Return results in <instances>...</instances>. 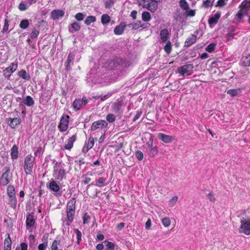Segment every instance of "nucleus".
Returning <instances> with one entry per match:
<instances>
[{
    "label": "nucleus",
    "mask_w": 250,
    "mask_h": 250,
    "mask_svg": "<svg viewBox=\"0 0 250 250\" xmlns=\"http://www.w3.org/2000/svg\"><path fill=\"white\" fill-rule=\"evenodd\" d=\"M22 103L29 107L33 106L35 104L33 99L30 96H27L23 99Z\"/></svg>",
    "instance_id": "nucleus-27"
},
{
    "label": "nucleus",
    "mask_w": 250,
    "mask_h": 250,
    "mask_svg": "<svg viewBox=\"0 0 250 250\" xmlns=\"http://www.w3.org/2000/svg\"><path fill=\"white\" fill-rule=\"evenodd\" d=\"M8 27H9V21L7 19H6L4 20V24L3 28L2 29V32L3 33L7 32V30H8Z\"/></svg>",
    "instance_id": "nucleus-55"
},
{
    "label": "nucleus",
    "mask_w": 250,
    "mask_h": 250,
    "mask_svg": "<svg viewBox=\"0 0 250 250\" xmlns=\"http://www.w3.org/2000/svg\"><path fill=\"white\" fill-rule=\"evenodd\" d=\"M7 193L9 197L15 196V189L13 186H8L7 188Z\"/></svg>",
    "instance_id": "nucleus-41"
},
{
    "label": "nucleus",
    "mask_w": 250,
    "mask_h": 250,
    "mask_svg": "<svg viewBox=\"0 0 250 250\" xmlns=\"http://www.w3.org/2000/svg\"><path fill=\"white\" fill-rule=\"evenodd\" d=\"M40 34V31L34 29L30 34V38L32 39H36Z\"/></svg>",
    "instance_id": "nucleus-46"
},
{
    "label": "nucleus",
    "mask_w": 250,
    "mask_h": 250,
    "mask_svg": "<svg viewBox=\"0 0 250 250\" xmlns=\"http://www.w3.org/2000/svg\"><path fill=\"white\" fill-rule=\"evenodd\" d=\"M18 75L19 77L22 78L23 79L25 80H29L30 79V77L29 74H28L25 70L22 69L20 71Z\"/></svg>",
    "instance_id": "nucleus-29"
},
{
    "label": "nucleus",
    "mask_w": 250,
    "mask_h": 250,
    "mask_svg": "<svg viewBox=\"0 0 250 250\" xmlns=\"http://www.w3.org/2000/svg\"><path fill=\"white\" fill-rule=\"evenodd\" d=\"M47 246V243H43L40 244L38 246L39 250H45Z\"/></svg>",
    "instance_id": "nucleus-62"
},
{
    "label": "nucleus",
    "mask_w": 250,
    "mask_h": 250,
    "mask_svg": "<svg viewBox=\"0 0 250 250\" xmlns=\"http://www.w3.org/2000/svg\"><path fill=\"white\" fill-rule=\"evenodd\" d=\"M105 181L106 178L104 177H100L97 180V182L98 184H102L103 186H104L106 185V184H105Z\"/></svg>",
    "instance_id": "nucleus-58"
},
{
    "label": "nucleus",
    "mask_w": 250,
    "mask_h": 250,
    "mask_svg": "<svg viewBox=\"0 0 250 250\" xmlns=\"http://www.w3.org/2000/svg\"><path fill=\"white\" fill-rule=\"evenodd\" d=\"M135 156L139 161L143 160L144 157L143 152L140 150H138L135 152Z\"/></svg>",
    "instance_id": "nucleus-52"
},
{
    "label": "nucleus",
    "mask_w": 250,
    "mask_h": 250,
    "mask_svg": "<svg viewBox=\"0 0 250 250\" xmlns=\"http://www.w3.org/2000/svg\"><path fill=\"white\" fill-rule=\"evenodd\" d=\"M123 60L119 58H116L108 61V65L111 69H114L118 66L123 64Z\"/></svg>",
    "instance_id": "nucleus-15"
},
{
    "label": "nucleus",
    "mask_w": 250,
    "mask_h": 250,
    "mask_svg": "<svg viewBox=\"0 0 250 250\" xmlns=\"http://www.w3.org/2000/svg\"><path fill=\"white\" fill-rule=\"evenodd\" d=\"M142 17L144 21H148L151 19L150 14L148 12H144L142 13Z\"/></svg>",
    "instance_id": "nucleus-40"
},
{
    "label": "nucleus",
    "mask_w": 250,
    "mask_h": 250,
    "mask_svg": "<svg viewBox=\"0 0 250 250\" xmlns=\"http://www.w3.org/2000/svg\"><path fill=\"white\" fill-rule=\"evenodd\" d=\"M5 172L2 174L0 178V184L2 186H6L10 181L11 176H9V174L10 172V167H4Z\"/></svg>",
    "instance_id": "nucleus-9"
},
{
    "label": "nucleus",
    "mask_w": 250,
    "mask_h": 250,
    "mask_svg": "<svg viewBox=\"0 0 250 250\" xmlns=\"http://www.w3.org/2000/svg\"><path fill=\"white\" fill-rule=\"evenodd\" d=\"M220 13L219 12H217L213 16L210 17L208 19V22L210 26H211L212 25L217 24L219 18H220Z\"/></svg>",
    "instance_id": "nucleus-22"
},
{
    "label": "nucleus",
    "mask_w": 250,
    "mask_h": 250,
    "mask_svg": "<svg viewBox=\"0 0 250 250\" xmlns=\"http://www.w3.org/2000/svg\"><path fill=\"white\" fill-rule=\"evenodd\" d=\"M122 104L120 102H116L114 103L112 107L113 111L116 113H119L121 111Z\"/></svg>",
    "instance_id": "nucleus-32"
},
{
    "label": "nucleus",
    "mask_w": 250,
    "mask_h": 250,
    "mask_svg": "<svg viewBox=\"0 0 250 250\" xmlns=\"http://www.w3.org/2000/svg\"><path fill=\"white\" fill-rule=\"evenodd\" d=\"M76 139L77 135L76 134H75L68 139V142L67 144L65 145L64 148L67 150H70L72 148L73 143L76 141Z\"/></svg>",
    "instance_id": "nucleus-20"
},
{
    "label": "nucleus",
    "mask_w": 250,
    "mask_h": 250,
    "mask_svg": "<svg viewBox=\"0 0 250 250\" xmlns=\"http://www.w3.org/2000/svg\"><path fill=\"white\" fill-rule=\"evenodd\" d=\"M162 223L165 227H168L170 224V220L168 217L164 218L162 220Z\"/></svg>",
    "instance_id": "nucleus-49"
},
{
    "label": "nucleus",
    "mask_w": 250,
    "mask_h": 250,
    "mask_svg": "<svg viewBox=\"0 0 250 250\" xmlns=\"http://www.w3.org/2000/svg\"><path fill=\"white\" fill-rule=\"evenodd\" d=\"M153 137L151 136L149 141L146 143V153L150 157L155 156L158 152V150L156 146H153Z\"/></svg>",
    "instance_id": "nucleus-6"
},
{
    "label": "nucleus",
    "mask_w": 250,
    "mask_h": 250,
    "mask_svg": "<svg viewBox=\"0 0 250 250\" xmlns=\"http://www.w3.org/2000/svg\"><path fill=\"white\" fill-rule=\"evenodd\" d=\"M193 68V65L192 64H187L184 65L182 66L179 67L177 68V71L182 76H186L187 75H189V74L187 73L192 71Z\"/></svg>",
    "instance_id": "nucleus-10"
},
{
    "label": "nucleus",
    "mask_w": 250,
    "mask_h": 250,
    "mask_svg": "<svg viewBox=\"0 0 250 250\" xmlns=\"http://www.w3.org/2000/svg\"><path fill=\"white\" fill-rule=\"evenodd\" d=\"M66 170L62 162H56L53 166V176L55 179L60 182L66 179Z\"/></svg>",
    "instance_id": "nucleus-2"
},
{
    "label": "nucleus",
    "mask_w": 250,
    "mask_h": 250,
    "mask_svg": "<svg viewBox=\"0 0 250 250\" xmlns=\"http://www.w3.org/2000/svg\"><path fill=\"white\" fill-rule=\"evenodd\" d=\"M240 92V89H229L227 91V94H229L231 97H235L238 95Z\"/></svg>",
    "instance_id": "nucleus-35"
},
{
    "label": "nucleus",
    "mask_w": 250,
    "mask_h": 250,
    "mask_svg": "<svg viewBox=\"0 0 250 250\" xmlns=\"http://www.w3.org/2000/svg\"><path fill=\"white\" fill-rule=\"evenodd\" d=\"M208 199L212 202H214L216 200L215 197H214L213 195L212 194V193H209L207 195Z\"/></svg>",
    "instance_id": "nucleus-63"
},
{
    "label": "nucleus",
    "mask_w": 250,
    "mask_h": 250,
    "mask_svg": "<svg viewBox=\"0 0 250 250\" xmlns=\"http://www.w3.org/2000/svg\"><path fill=\"white\" fill-rule=\"evenodd\" d=\"M82 178L83 179V183L84 185L88 184L91 181L90 178L86 177L85 175L83 176Z\"/></svg>",
    "instance_id": "nucleus-60"
},
{
    "label": "nucleus",
    "mask_w": 250,
    "mask_h": 250,
    "mask_svg": "<svg viewBox=\"0 0 250 250\" xmlns=\"http://www.w3.org/2000/svg\"><path fill=\"white\" fill-rule=\"evenodd\" d=\"M64 15V12L62 10H53L51 13L50 17L53 20H57L59 18L63 17Z\"/></svg>",
    "instance_id": "nucleus-17"
},
{
    "label": "nucleus",
    "mask_w": 250,
    "mask_h": 250,
    "mask_svg": "<svg viewBox=\"0 0 250 250\" xmlns=\"http://www.w3.org/2000/svg\"><path fill=\"white\" fill-rule=\"evenodd\" d=\"M92 213L91 212H85L83 214L82 219L83 225H88L91 220Z\"/></svg>",
    "instance_id": "nucleus-21"
},
{
    "label": "nucleus",
    "mask_w": 250,
    "mask_h": 250,
    "mask_svg": "<svg viewBox=\"0 0 250 250\" xmlns=\"http://www.w3.org/2000/svg\"><path fill=\"white\" fill-rule=\"evenodd\" d=\"M240 64L244 67H248L250 66V55L249 54H245L244 55L240 62Z\"/></svg>",
    "instance_id": "nucleus-19"
},
{
    "label": "nucleus",
    "mask_w": 250,
    "mask_h": 250,
    "mask_svg": "<svg viewBox=\"0 0 250 250\" xmlns=\"http://www.w3.org/2000/svg\"><path fill=\"white\" fill-rule=\"evenodd\" d=\"M234 31L231 30L226 35V39L227 41H230L234 38Z\"/></svg>",
    "instance_id": "nucleus-50"
},
{
    "label": "nucleus",
    "mask_w": 250,
    "mask_h": 250,
    "mask_svg": "<svg viewBox=\"0 0 250 250\" xmlns=\"http://www.w3.org/2000/svg\"><path fill=\"white\" fill-rule=\"evenodd\" d=\"M114 0H109L108 1H106L105 2V7L106 8H110L111 7V6L114 4Z\"/></svg>",
    "instance_id": "nucleus-57"
},
{
    "label": "nucleus",
    "mask_w": 250,
    "mask_h": 250,
    "mask_svg": "<svg viewBox=\"0 0 250 250\" xmlns=\"http://www.w3.org/2000/svg\"><path fill=\"white\" fill-rule=\"evenodd\" d=\"M94 138L92 137H90L89 138L88 143H87V144L86 143V145L87 146H89V147L92 148L94 146Z\"/></svg>",
    "instance_id": "nucleus-54"
},
{
    "label": "nucleus",
    "mask_w": 250,
    "mask_h": 250,
    "mask_svg": "<svg viewBox=\"0 0 250 250\" xmlns=\"http://www.w3.org/2000/svg\"><path fill=\"white\" fill-rule=\"evenodd\" d=\"M21 121V119L20 117L8 118L6 119L7 124L11 128H15L17 126L20 125Z\"/></svg>",
    "instance_id": "nucleus-14"
},
{
    "label": "nucleus",
    "mask_w": 250,
    "mask_h": 250,
    "mask_svg": "<svg viewBox=\"0 0 250 250\" xmlns=\"http://www.w3.org/2000/svg\"><path fill=\"white\" fill-rule=\"evenodd\" d=\"M18 147L16 145H15L12 146L11 149L10 155L11 158L13 159H17L18 157Z\"/></svg>",
    "instance_id": "nucleus-28"
},
{
    "label": "nucleus",
    "mask_w": 250,
    "mask_h": 250,
    "mask_svg": "<svg viewBox=\"0 0 250 250\" xmlns=\"http://www.w3.org/2000/svg\"><path fill=\"white\" fill-rule=\"evenodd\" d=\"M35 222V220L33 215L29 214L26 216V224L27 227H33Z\"/></svg>",
    "instance_id": "nucleus-26"
},
{
    "label": "nucleus",
    "mask_w": 250,
    "mask_h": 250,
    "mask_svg": "<svg viewBox=\"0 0 250 250\" xmlns=\"http://www.w3.org/2000/svg\"><path fill=\"white\" fill-rule=\"evenodd\" d=\"M17 67L18 65L17 63H11L9 66H8L3 70L4 76L7 79H9L11 74L16 70Z\"/></svg>",
    "instance_id": "nucleus-13"
},
{
    "label": "nucleus",
    "mask_w": 250,
    "mask_h": 250,
    "mask_svg": "<svg viewBox=\"0 0 250 250\" xmlns=\"http://www.w3.org/2000/svg\"><path fill=\"white\" fill-rule=\"evenodd\" d=\"M169 32L167 29H162L160 31V38L162 42H166L169 39Z\"/></svg>",
    "instance_id": "nucleus-25"
},
{
    "label": "nucleus",
    "mask_w": 250,
    "mask_h": 250,
    "mask_svg": "<svg viewBox=\"0 0 250 250\" xmlns=\"http://www.w3.org/2000/svg\"><path fill=\"white\" fill-rule=\"evenodd\" d=\"M60 244V241L55 240L52 244L51 250H62L58 248V246Z\"/></svg>",
    "instance_id": "nucleus-47"
},
{
    "label": "nucleus",
    "mask_w": 250,
    "mask_h": 250,
    "mask_svg": "<svg viewBox=\"0 0 250 250\" xmlns=\"http://www.w3.org/2000/svg\"><path fill=\"white\" fill-rule=\"evenodd\" d=\"M104 245L106 247V250H114L115 245L113 243L107 241H104Z\"/></svg>",
    "instance_id": "nucleus-37"
},
{
    "label": "nucleus",
    "mask_w": 250,
    "mask_h": 250,
    "mask_svg": "<svg viewBox=\"0 0 250 250\" xmlns=\"http://www.w3.org/2000/svg\"><path fill=\"white\" fill-rule=\"evenodd\" d=\"M71 27L69 28V31L70 33H73L74 31H78L80 29L81 26L79 23L74 22L71 24Z\"/></svg>",
    "instance_id": "nucleus-31"
},
{
    "label": "nucleus",
    "mask_w": 250,
    "mask_h": 250,
    "mask_svg": "<svg viewBox=\"0 0 250 250\" xmlns=\"http://www.w3.org/2000/svg\"><path fill=\"white\" fill-rule=\"evenodd\" d=\"M69 116L67 115H63L61 119L58 128L61 132L65 131L68 126Z\"/></svg>",
    "instance_id": "nucleus-7"
},
{
    "label": "nucleus",
    "mask_w": 250,
    "mask_h": 250,
    "mask_svg": "<svg viewBox=\"0 0 250 250\" xmlns=\"http://www.w3.org/2000/svg\"><path fill=\"white\" fill-rule=\"evenodd\" d=\"M164 50L165 52L169 54L171 51V43L169 41H168L164 46Z\"/></svg>",
    "instance_id": "nucleus-43"
},
{
    "label": "nucleus",
    "mask_w": 250,
    "mask_h": 250,
    "mask_svg": "<svg viewBox=\"0 0 250 250\" xmlns=\"http://www.w3.org/2000/svg\"><path fill=\"white\" fill-rule=\"evenodd\" d=\"M142 112L138 111L135 115V116L134 117L133 121L135 122L137 120H138L140 116H141Z\"/></svg>",
    "instance_id": "nucleus-64"
},
{
    "label": "nucleus",
    "mask_w": 250,
    "mask_h": 250,
    "mask_svg": "<svg viewBox=\"0 0 250 250\" xmlns=\"http://www.w3.org/2000/svg\"><path fill=\"white\" fill-rule=\"evenodd\" d=\"M108 125L107 123L105 120H101L95 121L92 124L91 126V130L94 131L98 129H103L106 127Z\"/></svg>",
    "instance_id": "nucleus-11"
},
{
    "label": "nucleus",
    "mask_w": 250,
    "mask_h": 250,
    "mask_svg": "<svg viewBox=\"0 0 250 250\" xmlns=\"http://www.w3.org/2000/svg\"><path fill=\"white\" fill-rule=\"evenodd\" d=\"M84 17H85V15L84 14H83V13H78L76 14L75 18H76V19H77V20H78L79 21H81L83 20Z\"/></svg>",
    "instance_id": "nucleus-53"
},
{
    "label": "nucleus",
    "mask_w": 250,
    "mask_h": 250,
    "mask_svg": "<svg viewBox=\"0 0 250 250\" xmlns=\"http://www.w3.org/2000/svg\"><path fill=\"white\" fill-rule=\"evenodd\" d=\"M48 188L52 191L56 192V196H61L62 194V192L60 190L59 186L57 184L56 181L52 180L51 181L48 185H47Z\"/></svg>",
    "instance_id": "nucleus-12"
},
{
    "label": "nucleus",
    "mask_w": 250,
    "mask_h": 250,
    "mask_svg": "<svg viewBox=\"0 0 250 250\" xmlns=\"http://www.w3.org/2000/svg\"><path fill=\"white\" fill-rule=\"evenodd\" d=\"M241 5L242 7L237 13L235 17V19L239 22H243V18L248 15L249 12L250 11V0H244Z\"/></svg>",
    "instance_id": "nucleus-3"
},
{
    "label": "nucleus",
    "mask_w": 250,
    "mask_h": 250,
    "mask_svg": "<svg viewBox=\"0 0 250 250\" xmlns=\"http://www.w3.org/2000/svg\"><path fill=\"white\" fill-rule=\"evenodd\" d=\"M113 94L112 92H108L106 95L101 97V101H104L110 97Z\"/></svg>",
    "instance_id": "nucleus-59"
},
{
    "label": "nucleus",
    "mask_w": 250,
    "mask_h": 250,
    "mask_svg": "<svg viewBox=\"0 0 250 250\" xmlns=\"http://www.w3.org/2000/svg\"><path fill=\"white\" fill-rule=\"evenodd\" d=\"M186 14L187 16L192 17L195 15V12L194 10L188 9L186 10Z\"/></svg>",
    "instance_id": "nucleus-61"
},
{
    "label": "nucleus",
    "mask_w": 250,
    "mask_h": 250,
    "mask_svg": "<svg viewBox=\"0 0 250 250\" xmlns=\"http://www.w3.org/2000/svg\"><path fill=\"white\" fill-rule=\"evenodd\" d=\"M29 25V22L28 20H22L20 23V27L21 29H26Z\"/></svg>",
    "instance_id": "nucleus-42"
},
{
    "label": "nucleus",
    "mask_w": 250,
    "mask_h": 250,
    "mask_svg": "<svg viewBox=\"0 0 250 250\" xmlns=\"http://www.w3.org/2000/svg\"><path fill=\"white\" fill-rule=\"evenodd\" d=\"M96 19L95 17L93 16H89L86 17L84 21V23L87 25H90L91 23L94 22Z\"/></svg>",
    "instance_id": "nucleus-34"
},
{
    "label": "nucleus",
    "mask_w": 250,
    "mask_h": 250,
    "mask_svg": "<svg viewBox=\"0 0 250 250\" xmlns=\"http://www.w3.org/2000/svg\"><path fill=\"white\" fill-rule=\"evenodd\" d=\"M111 21L110 16L107 14H103L101 17V22L103 25L107 24Z\"/></svg>",
    "instance_id": "nucleus-30"
},
{
    "label": "nucleus",
    "mask_w": 250,
    "mask_h": 250,
    "mask_svg": "<svg viewBox=\"0 0 250 250\" xmlns=\"http://www.w3.org/2000/svg\"><path fill=\"white\" fill-rule=\"evenodd\" d=\"M133 25H134V26L135 27H134V29H137L140 27H144V24H142V22L141 21H138L134 23Z\"/></svg>",
    "instance_id": "nucleus-56"
},
{
    "label": "nucleus",
    "mask_w": 250,
    "mask_h": 250,
    "mask_svg": "<svg viewBox=\"0 0 250 250\" xmlns=\"http://www.w3.org/2000/svg\"><path fill=\"white\" fill-rule=\"evenodd\" d=\"M12 241L10 237V235H8V237L5 239L4 241V249H10L11 247Z\"/></svg>",
    "instance_id": "nucleus-36"
},
{
    "label": "nucleus",
    "mask_w": 250,
    "mask_h": 250,
    "mask_svg": "<svg viewBox=\"0 0 250 250\" xmlns=\"http://www.w3.org/2000/svg\"><path fill=\"white\" fill-rule=\"evenodd\" d=\"M139 5L147 8L151 12H154L158 8V4L151 0H136Z\"/></svg>",
    "instance_id": "nucleus-5"
},
{
    "label": "nucleus",
    "mask_w": 250,
    "mask_h": 250,
    "mask_svg": "<svg viewBox=\"0 0 250 250\" xmlns=\"http://www.w3.org/2000/svg\"><path fill=\"white\" fill-rule=\"evenodd\" d=\"M214 0H203V5L206 8L211 7Z\"/></svg>",
    "instance_id": "nucleus-44"
},
{
    "label": "nucleus",
    "mask_w": 250,
    "mask_h": 250,
    "mask_svg": "<svg viewBox=\"0 0 250 250\" xmlns=\"http://www.w3.org/2000/svg\"><path fill=\"white\" fill-rule=\"evenodd\" d=\"M75 58V54L73 52H70L65 63V70L67 71L71 69V64H73V61Z\"/></svg>",
    "instance_id": "nucleus-16"
},
{
    "label": "nucleus",
    "mask_w": 250,
    "mask_h": 250,
    "mask_svg": "<svg viewBox=\"0 0 250 250\" xmlns=\"http://www.w3.org/2000/svg\"><path fill=\"white\" fill-rule=\"evenodd\" d=\"M241 226L239 228V232L244 233L245 234H250V222L246 220L243 217L240 221Z\"/></svg>",
    "instance_id": "nucleus-8"
},
{
    "label": "nucleus",
    "mask_w": 250,
    "mask_h": 250,
    "mask_svg": "<svg viewBox=\"0 0 250 250\" xmlns=\"http://www.w3.org/2000/svg\"><path fill=\"white\" fill-rule=\"evenodd\" d=\"M126 27V25L125 23L122 22L120 25L115 27L114 30V33L115 35H121Z\"/></svg>",
    "instance_id": "nucleus-24"
},
{
    "label": "nucleus",
    "mask_w": 250,
    "mask_h": 250,
    "mask_svg": "<svg viewBox=\"0 0 250 250\" xmlns=\"http://www.w3.org/2000/svg\"><path fill=\"white\" fill-rule=\"evenodd\" d=\"M27 8V5L22 1L19 4L18 6L19 10L22 11L26 10Z\"/></svg>",
    "instance_id": "nucleus-51"
},
{
    "label": "nucleus",
    "mask_w": 250,
    "mask_h": 250,
    "mask_svg": "<svg viewBox=\"0 0 250 250\" xmlns=\"http://www.w3.org/2000/svg\"><path fill=\"white\" fill-rule=\"evenodd\" d=\"M116 117L113 114H108L106 116V119L109 123H113L115 120Z\"/></svg>",
    "instance_id": "nucleus-48"
},
{
    "label": "nucleus",
    "mask_w": 250,
    "mask_h": 250,
    "mask_svg": "<svg viewBox=\"0 0 250 250\" xmlns=\"http://www.w3.org/2000/svg\"><path fill=\"white\" fill-rule=\"evenodd\" d=\"M82 105V101L80 99L75 100L72 104L73 108L76 110H79Z\"/></svg>",
    "instance_id": "nucleus-33"
},
{
    "label": "nucleus",
    "mask_w": 250,
    "mask_h": 250,
    "mask_svg": "<svg viewBox=\"0 0 250 250\" xmlns=\"http://www.w3.org/2000/svg\"><path fill=\"white\" fill-rule=\"evenodd\" d=\"M76 200L74 198L69 200L66 205V216H62V220L63 225L69 226L73 221L76 210Z\"/></svg>",
    "instance_id": "nucleus-1"
},
{
    "label": "nucleus",
    "mask_w": 250,
    "mask_h": 250,
    "mask_svg": "<svg viewBox=\"0 0 250 250\" xmlns=\"http://www.w3.org/2000/svg\"><path fill=\"white\" fill-rule=\"evenodd\" d=\"M9 198V203L11 206V207L13 208H15L17 206V198L16 196H10Z\"/></svg>",
    "instance_id": "nucleus-39"
},
{
    "label": "nucleus",
    "mask_w": 250,
    "mask_h": 250,
    "mask_svg": "<svg viewBox=\"0 0 250 250\" xmlns=\"http://www.w3.org/2000/svg\"><path fill=\"white\" fill-rule=\"evenodd\" d=\"M197 39V37L194 34H191L185 42V47H188L194 43Z\"/></svg>",
    "instance_id": "nucleus-23"
},
{
    "label": "nucleus",
    "mask_w": 250,
    "mask_h": 250,
    "mask_svg": "<svg viewBox=\"0 0 250 250\" xmlns=\"http://www.w3.org/2000/svg\"><path fill=\"white\" fill-rule=\"evenodd\" d=\"M179 5L184 10H187L189 9V5L186 0H181L179 1Z\"/></svg>",
    "instance_id": "nucleus-38"
},
{
    "label": "nucleus",
    "mask_w": 250,
    "mask_h": 250,
    "mask_svg": "<svg viewBox=\"0 0 250 250\" xmlns=\"http://www.w3.org/2000/svg\"><path fill=\"white\" fill-rule=\"evenodd\" d=\"M158 138L165 143H170L174 140L172 136L167 135L164 133H160L157 135Z\"/></svg>",
    "instance_id": "nucleus-18"
},
{
    "label": "nucleus",
    "mask_w": 250,
    "mask_h": 250,
    "mask_svg": "<svg viewBox=\"0 0 250 250\" xmlns=\"http://www.w3.org/2000/svg\"><path fill=\"white\" fill-rule=\"evenodd\" d=\"M35 160V157L32 156L31 154L27 155L25 158L23 167L26 175L31 174Z\"/></svg>",
    "instance_id": "nucleus-4"
},
{
    "label": "nucleus",
    "mask_w": 250,
    "mask_h": 250,
    "mask_svg": "<svg viewBox=\"0 0 250 250\" xmlns=\"http://www.w3.org/2000/svg\"><path fill=\"white\" fill-rule=\"evenodd\" d=\"M215 46L216 44L213 43H210L206 48V50L209 53H211L214 50Z\"/></svg>",
    "instance_id": "nucleus-45"
}]
</instances>
